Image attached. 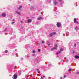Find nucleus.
I'll return each instance as SVG.
<instances>
[{
  "mask_svg": "<svg viewBox=\"0 0 79 79\" xmlns=\"http://www.w3.org/2000/svg\"><path fill=\"white\" fill-rule=\"evenodd\" d=\"M56 32H53L52 33H51L49 34V35L50 36V37H52V35H55V34H56Z\"/></svg>",
  "mask_w": 79,
  "mask_h": 79,
  "instance_id": "nucleus-1",
  "label": "nucleus"
},
{
  "mask_svg": "<svg viewBox=\"0 0 79 79\" xmlns=\"http://www.w3.org/2000/svg\"><path fill=\"white\" fill-rule=\"evenodd\" d=\"M61 23H57L56 24V26L57 27H61Z\"/></svg>",
  "mask_w": 79,
  "mask_h": 79,
  "instance_id": "nucleus-2",
  "label": "nucleus"
},
{
  "mask_svg": "<svg viewBox=\"0 0 79 79\" xmlns=\"http://www.w3.org/2000/svg\"><path fill=\"white\" fill-rule=\"evenodd\" d=\"M18 77V76L16 75H14V79H16Z\"/></svg>",
  "mask_w": 79,
  "mask_h": 79,
  "instance_id": "nucleus-3",
  "label": "nucleus"
},
{
  "mask_svg": "<svg viewBox=\"0 0 79 79\" xmlns=\"http://www.w3.org/2000/svg\"><path fill=\"white\" fill-rule=\"evenodd\" d=\"M18 9L19 10H23V9H22V6H19Z\"/></svg>",
  "mask_w": 79,
  "mask_h": 79,
  "instance_id": "nucleus-4",
  "label": "nucleus"
},
{
  "mask_svg": "<svg viewBox=\"0 0 79 79\" xmlns=\"http://www.w3.org/2000/svg\"><path fill=\"white\" fill-rule=\"evenodd\" d=\"M55 49H56V47H53L51 50V51H53Z\"/></svg>",
  "mask_w": 79,
  "mask_h": 79,
  "instance_id": "nucleus-5",
  "label": "nucleus"
},
{
  "mask_svg": "<svg viewBox=\"0 0 79 79\" xmlns=\"http://www.w3.org/2000/svg\"><path fill=\"white\" fill-rule=\"evenodd\" d=\"M28 23H31V22H32V20L31 19H28Z\"/></svg>",
  "mask_w": 79,
  "mask_h": 79,
  "instance_id": "nucleus-6",
  "label": "nucleus"
},
{
  "mask_svg": "<svg viewBox=\"0 0 79 79\" xmlns=\"http://www.w3.org/2000/svg\"><path fill=\"white\" fill-rule=\"evenodd\" d=\"M75 58L77 59H78L79 58V56H78L77 55H76L75 56Z\"/></svg>",
  "mask_w": 79,
  "mask_h": 79,
  "instance_id": "nucleus-7",
  "label": "nucleus"
},
{
  "mask_svg": "<svg viewBox=\"0 0 79 79\" xmlns=\"http://www.w3.org/2000/svg\"><path fill=\"white\" fill-rule=\"evenodd\" d=\"M2 16H3V17H5V16H6V14H2Z\"/></svg>",
  "mask_w": 79,
  "mask_h": 79,
  "instance_id": "nucleus-8",
  "label": "nucleus"
},
{
  "mask_svg": "<svg viewBox=\"0 0 79 79\" xmlns=\"http://www.w3.org/2000/svg\"><path fill=\"white\" fill-rule=\"evenodd\" d=\"M42 19V18L40 17H39V18H38L37 19L38 20H40V19Z\"/></svg>",
  "mask_w": 79,
  "mask_h": 79,
  "instance_id": "nucleus-9",
  "label": "nucleus"
},
{
  "mask_svg": "<svg viewBox=\"0 0 79 79\" xmlns=\"http://www.w3.org/2000/svg\"><path fill=\"white\" fill-rule=\"evenodd\" d=\"M54 47H56V48H57V47H58V45L57 44H55L54 45Z\"/></svg>",
  "mask_w": 79,
  "mask_h": 79,
  "instance_id": "nucleus-10",
  "label": "nucleus"
},
{
  "mask_svg": "<svg viewBox=\"0 0 79 79\" xmlns=\"http://www.w3.org/2000/svg\"><path fill=\"white\" fill-rule=\"evenodd\" d=\"M57 4H58V3L57 2H56L55 1L54 2V4L55 5H57Z\"/></svg>",
  "mask_w": 79,
  "mask_h": 79,
  "instance_id": "nucleus-11",
  "label": "nucleus"
},
{
  "mask_svg": "<svg viewBox=\"0 0 79 79\" xmlns=\"http://www.w3.org/2000/svg\"><path fill=\"white\" fill-rule=\"evenodd\" d=\"M74 23H76V18H74Z\"/></svg>",
  "mask_w": 79,
  "mask_h": 79,
  "instance_id": "nucleus-12",
  "label": "nucleus"
},
{
  "mask_svg": "<svg viewBox=\"0 0 79 79\" xmlns=\"http://www.w3.org/2000/svg\"><path fill=\"white\" fill-rule=\"evenodd\" d=\"M61 52L60 51H58L57 52V54H60V53Z\"/></svg>",
  "mask_w": 79,
  "mask_h": 79,
  "instance_id": "nucleus-13",
  "label": "nucleus"
},
{
  "mask_svg": "<svg viewBox=\"0 0 79 79\" xmlns=\"http://www.w3.org/2000/svg\"><path fill=\"white\" fill-rule=\"evenodd\" d=\"M18 73H19V76H20V75H21V72L20 71H19Z\"/></svg>",
  "mask_w": 79,
  "mask_h": 79,
  "instance_id": "nucleus-14",
  "label": "nucleus"
},
{
  "mask_svg": "<svg viewBox=\"0 0 79 79\" xmlns=\"http://www.w3.org/2000/svg\"><path fill=\"white\" fill-rule=\"evenodd\" d=\"M60 51H63V48H62L60 49Z\"/></svg>",
  "mask_w": 79,
  "mask_h": 79,
  "instance_id": "nucleus-15",
  "label": "nucleus"
},
{
  "mask_svg": "<svg viewBox=\"0 0 79 79\" xmlns=\"http://www.w3.org/2000/svg\"><path fill=\"white\" fill-rule=\"evenodd\" d=\"M16 13H17V14H18V15H21V14H20V13L19 12H18L17 11H16Z\"/></svg>",
  "mask_w": 79,
  "mask_h": 79,
  "instance_id": "nucleus-16",
  "label": "nucleus"
},
{
  "mask_svg": "<svg viewBox=\"0 0 79 79\" xmlns=\"http://www.w3.org/2000/svg\"><path fill=\"white\" fill-rule=\"evenodd\" d=\"M79 28L78 27H76L75 28V29H78Z\"/></svg>",
  "mask_w": 79,
  "mask_h": 79,
  "instance_id": "nucleus-17",
  "label": "nucleus"
},
{
  "mask_svg": "<svg viewBox=\"0 0 79 79\" xmlns=\"http://www.w3.org/2000/svg\"><path fill=\"white\" fill-rule=\"evenodd\" d=\"M5 53H8V51L7 50H6L5 51Z\"/></svg>",
  "mask_w": 79,
  "mask_h": 79,
  "instance_id": "nucleus-18",
  "label": "nucleus"
},
{
  "mask_svg": "<svg viewBox=\"0 0 79 79\" xmlns=\"http://www.w3.org/2000/svg\"><path fill=\"white\" fill-rule=\"evenodd\" d=\"M42 44H44L45 43V41H42Z\"/></svg>",
  "mask_w": 79,
  "mask_h": 79,
  "instance_id": "nucleus-19",
  "label": "nucleus"
},
{
  "mask_svg": "<svg viewBox=\"0 0 79 79\" xmlns=\"http://www.w3.org/2000/svg\"><path fill=\"white\" fill-rule=\"evenodd\" d=\"M20 23H23V21H20Z\"/></svg>",
  "mask_w": 79,
  "mask_h": 79,
  "instance_id": "nucleus-20",
  "label": "nucleus"
},
{
  "mask_svg": "<svg viewBox=\"0 0 79 79\" xmlns=\"http://www.w3.org/2000/svg\"><path fill=\"white\" fill-rule=\"evenodd\" d=\"M38 52H40V49H39L38 50Z\"/></svg>",
  "mask_w": 79,
  "mask_h": 79,
  "instance_id": "nucleus-21",
  "label": "nucleus"
},
{
  "mask_svg": "<svg viewBox=\"0 0 79 79\" xmlns=\"http://www.w3.org/2000/svg\"><path fill=\"white\" fill-rule=\"evenodd\" d=\"M69 71H71V69H69Z\"/></svg>",
  "mask_w": 79,
  "mask_h": 79,
  "instance_id": "nucleus-22",
  "label": "nucleus"
},
{
  "mask_svg": "<svg viewBox=\"0 0 79 79\" xmlns=\"http://www.w3.org/2000/svg\"><path fill=\"white\" fill-rule=\"evenodd\" d=\"M15 22H12L11 23V24H13V23H15Z\"/></svg>",
  "mask_w": 79,
  "mask_h": 79,
  "instance_id": "nucleus-23",
  "label": "nucleus"
},
{
  "mask_svg": "<svg viewBox=\"0 0 79 79\" xmlns=\"http://www.w3.org/2000/svg\"><path fill=\"white\" fill-rule=\"evenodd\" d=\"M35 53V51H33V53Z\"/></svg>",
  "mask_w": 79,
  "mask_h": 79,
  "instance_id": "nucleus-24",
  "label": "nucleus"
},
{
  "mask_svg": "<svg viewBox=\"0 0 79 79\" xmlns=\"http://www.w3.org/2000/svg\"><path fill=\"white\" fill-rule=\"evenodd\" d=\"M6 30H7V29H6V28H5L4 30V31H6Z\"/></svg>",
  "mask_w": 79,
  "mask_h": 79,
  "instance_id": "nucleus-25",
  "label": "nucleus"
},
{
  "mask_svg": "<svg viewBox=\"0 0 79 79\" xmlns=\"http://www.w3.org/2000/svg\"><path fill=\"white\" fill-rule=\"evenodd\" d=\"M38 73H40V71H38Z\"/></svg>",
  "mask_w": 79,
  "mask_h": 79,
  "instance_id": "nucleus-26",
  "label": "nucleus"
},
{
  "mask_svg": "<svg viewBox=\"0 0 79 79\" xmlns=\"http://www.w3.org/2000/svg\"><path fill=\"white\" fill-rule=\"evenodd\" d=\"M64 78H65V77H66V75H64Z\"/></svg>",
  "mask_w": 79,
  "mask_h": 79,
  "instance_id": "nucleus-27",
  "label": "nucleus"
},
{
  "mask_svg": "<svg viewBox=\"0 0 79 79\" xmlns=\"http://www.w3.org/2000/svg\"><path fill=\"white\" fill-rule=\"evenodd\" d=\"M76 23V24H77V23H78V22H75Z\"/></svg>",
  "mask_w": 79,
  "mask_h": 79,
  "instance_id": "nucleus-28",
  "label": "nucleus"
},
{
  "mask_svg": "<svg viewBox=\"0 0 79 79\" xmlns=\"http://www.w3.org/2000/svg\"><path fill=\"white\" fill-rule=\"evenodd\" d=\"M76 45V44H74V46L75 47Z\"/></svg>",
  "mask_w": 79,
  "mask_h": 79,
  "instance_id": "nucleus-29",
  "label": "nucleus"
},
{
  "mask_svg": "<svg viewBox=\"0 0 79 79\" xmlns=\"http://www.w3.org/2000/svg\"><path fill=\"white\" fill-rule=\"evenodd\" d=\"M68 61V60H65V61H66V62H67V61Z\"/></svg>",
  "mask_w": 79,
  "mask_h": 79,
  "instance_id": "nucleus-30",
  "label": "nucleus"
},
{
  "mask_svg": "<svg viewBox=\"0 0 79 79\" xmlns=\"http://www.w3.org/2000/svg\"><path fill=\"white\" fill-rule=\"evenodd\" d=\"M48 46H50V44H48Z\"/></svg>",
  "mask_w": 79,
  "mask_h": 79,
  "instance_id": "nucleus-31",
  "label": "nucleus"
},
{
  "mask_svg": "<svg viewBox=\"0 0 79 79\" xmlns=\"http://www.w3.org/2000/svg\"><path fill=\"white\" fill-rule=\"evenodd\" d=\"M45 76H43L44 78H45Z\"/></svg>",
  "mask_w": 79,
  "mask_h": 79,
  "instance_id": "nucleus-32",
  "label": "nucleus"
},
{
  "mask_svg": "<svg viewBox=\"0 0 79 79\" xmlns=\"http://www.w3.org/2000/svg\"><path fill=\"white\" fill-rule=\"evenodd\" d=\"M36 70L37 71H39V69H37Z\"/></svg>",
  "mask_w": 79,
  "mask_h": 79,
  "instance_id": "nucleus-33",
  "label": "nucleus"
},
{
  "mask_svg": "<svg viewBox=\"0 0 79 79\" xmlns=\"http://www.w3.org/2000/svg\"><path fill=\"white\" fill-rule=\"evenodd\" d=\"M59 2H61L62 0H59Z\"/></svg>",
  "mask_w": 79,
  "mask_h": 79,
  "instance_id": "nucleus-34",
  "label": "nucleus"
},
{
  "mask_svg": "<svg viewBox=\"0 0 79 79\" xmlns=\"http://www.w3.org/2000/svg\"><path fill=\"white\" fill-rule=\"evenodd\" d=\"M27 57L28 58H29V56H27Z\"/></svg>",
  "mask_w": 79,
  "mask_h": 79,
  "instance_id": "nucleus-35",
  "label": "nucleus"
},
{
  "mask_svg": "<svg viewBox=\"0 0 79 79\" xmlns=\"http://www.w3.org/2000/svg\"><path fill=\"white\" fill-rule=\"evenodd\" d=\"M12 21H15V19H13L12 20Z\"/></svg>",
  "mask_w": 79,
  "mask_h": 79,
  "instance_id": "nucleus-36",
  "label": "nucleus"
},
{
  "mask_svg": "<svg viewBox=\"0 0 79 79\" xmlns=\"http://www.w3.org/2000/svg\"><path fill=\"white\" fill-rule=\"evenodd\" d=\"M60 79H62V77H60Z\"/></svg>",
  "mask_w": 79,
  "mask_h": 79,
  "instance_id": "nucleus-37",
  "label": "nucleus"
},
{
  "mask_svg": "<svg viewBox=\"0 0 79 79\" xmlns=\"http://www.w3.org/2000/svg\"><path fill=\"white\" fill-rule=\"evenodd\" d=\"M73 53H74V51H73Z\"/></svg>",
  "mask_w": 79,
  "mask_h": 79,
  "instance_id": "nucleus-38",
  "label": "nucleus"
},
{
  "mask_svg": "<svg viewBox=\"0 0 79 79\" xmlns=\"http://www.w3.org/2000/svg\"><path fill=\"white\" fill-rule=\"evenodd\" d=\"M53 0L55 1V0Z\"/></svg>",
  "mask_w": 79,
  "mask_h": 79,
  "instance_id": "nucleus-39",
  "label": "nucleus"
}]
</instances>
